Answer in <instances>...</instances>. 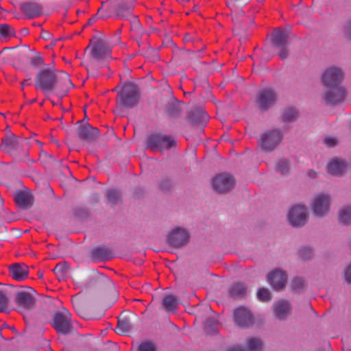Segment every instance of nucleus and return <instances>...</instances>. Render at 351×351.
I'll use <instances>...</instances> for the list:
<instances>
[{"label":"nucleus","mask_w":351,"mask_h":351,"mask_svg":"<svg viewBox=\"0 0 351 351\" xmlns=\"http://www.w3.org/2000/svg\"><path fill=\"white\" fill-rule=\"evenodd\" d=\"M343 79V73L340 68L331 66L324 72L322 82L327 88L325 99L328 103L336 104L344 100L346 92L341 86Z\"/></svg>","instance_id":"nucleus-1"},{"label":"nucleus","mask_w":351,"mask_h":351,"mask_svg":"<svg viewBox=\"0 0 351 351\" xmlns=\"http://www.w3.org/2000/svg\"><path fill=\"white\" fill-rule=\"evenodd\" d=\"M60 75L56 74L55 71L49 69H43L36 76V86L43 91L48 92L55 87L60 77L69 82L67 73L60 72Z\"/></svg>","instance_id":"nucleus-2"},{"label":"nucleus","mask_w":351,"mask_h":351,"mask_svg":"<svg viewBox=\"0 0 351 351\" xmlns=\"http://www.w3.org/2000/svg\"><path fill=\"white\" fill-rule=\"evenodd\" d=\"M86 49L90 50V54L95 59L108 57L111 52L106 37L101 34L90 39Z\"/></svg>","instance_id":"nucleus-3"},{"label":"nucleus","mask_w":351,"mask_h":351,"mask_svg":"<svg viewBox=\"0 0 351 351\" xmlns=\"http://www.w3.org/2000/svg\"><path fill=\"white\" fill-rule=\"evenodd\" d=\"M138 100L136 86L132 83L125 84L119 92L117 102L125 108H132L136 105Z\"/></svg>","instance_id":"nucleus-4"},{"label":"nucleus","mask_w":351,"mask_h":351,"mask_svg":"<svg viewBox=\"0 0 351 351\" xmlns=\"http://www.w3.org/2000/svg\"><path fill=\"white\" fill-rule=\"evenodd\" d=\"M176 144L175 140L169 135L153 134L147 140V147L152 151L163 152Z\"/></svg>","instance_id":"nucleus-5"},{"label":"nucleus","mask_w":351,"mask_h":351,"mask_svg":"<svg viewBox=\"0 0 351 351\" xmlns=\"http://www.w3.org/2000/svg\"><path fill=\"white\" fill-rule=\"evenodd\" d=\"M289 223L295 227L304 226L307 219L306 209L303 205H295L288 215Z\"/></svg>","instance_id":"nucleus-6"},{"label":"nucleus","mask_w":351,"mask_h":351,"mask_svg":"<svg viewBox=\"0 0 351 351\" xmlns=\"http://www.w3.org/2000/svg\"><path fill=\"white\" fill-rule=\"evenodd\" d=\"M234 186L233 177L228 173L217 175L213 180V189L218 193H226Z\"/></svg>","instance_id":"nucleus-7"},{"label":"nucleus","mask_w":351,"mask_h":351,"mask_svg":"<svg viewBox=\"0 0 351 351\" xmlns=\"http://www.w3.org/2000/svg\"><path fill=\"white\" fill-rule=\"evenodd\" d=\"M282 138V134L278 130H271L261 136L260 144L263 149L271 151L280 143Z\"/></svg>","instance_id":"nucleus-8"},{"label":"nucleus","mask_w":351,"mask_h":351,"mask_svg":"<svg viewBox=\"0 0 351 351\" xmlns=\"http://www.w3.org/2000/svg\"><path fill=\"white\" fill-rule=\"evenodd\" d=\"M288 36V31L281 29H275L271 35L272 42L280 49L279 57L282 60L286 58L288 55V51L285 48Z\"/></svg>","instance_id":"nucleus-9"},{"label":"nucleus","mask_w":351,"mask_h":351,"mask_svg":"<svg viewBox=\"0 0 351 351\" xmlns=\"http://www.w3.org/2000/svg\"><path fill=\"white\" fill-rule=\"evenodd\" d=\"M53 326L58 332L66 334L71 328L70 314L66 311L57 313L53 318Z\"/></svg>","instance_id":"nucleus-10"},{"label":"nucleus","mask_w":351,"mask_h":351,"mask_svg":"<svg viewBox=\"0 0 351 351\" xmlns=\"http://www.w3.org/2000/svg\"><path fill=\"white\" fill-rule=\"evenodd\" d=\"M330 197L325 194L317 195L312 204V208L315 215L319 217L323 216L329 210Z\"/></svg>","instance_id":"nucleus-11"},{"label":"nucleus","mask_w":351,"mask_h":351,"mask_svg":"<svg viewBox=\"0 0 351 351\" xmlns=\"http://www.w3.org/2000/svg\"><path fill=\"white\" fill-rule=\"evenodd\" d=\"M189 239L188 232L182 228L173 229L168 237L169 243L174 247H180L185 245Z\"/></svg>","instance_id":"nucleus-12"},{"label":"nucleus","mask_w":351,"mask_h":351,"mask_svg":"<svg viewBox=\"0 0 351 351\" xmlns=\"http://www.w3.org/2000/svg\"><path fill=\"white\" fill-rule=\"evenodd\" d=\"M277 95L272 88H267L260 91L258 97V104L262 109H267L276 101Z\"/></svg>","instance_id":"nucleus-13"},{"label":"nucleus","mask_w":351,"mask_h":351,"mask_svg":"<svg viewBox=\"0 0 351 351\" xmlns=\"http://www.w3.org/2000/svg\"><path fill=\"white\" fill-rule=\"evenodd\" d=\"M287 279L286 273L279 269L273 271L267 276L268 282L276 290H280L285 287Z\"/></svg>","instance_id":"nucleus-14"},{"label":"nucleus","mask_w":351,"mask_h":351,"mask_svg":"<svg viewBox=\"0 0 351 351\" xmlns=\"http://www.w3.org/2000/svg\"><path fill=\"white\" fill-rule=\"evenodd\" d=\"M252 315L251 312L243 307L238 308L234 311V320L241 326H248L252 323Z\"/></svg>","instance_id":"nucleus-15"},{"label":"nucleus","mask_w":351,"mask_h":351,"mask_svg":"<svg viewBox=\"0 0 351 351\" xmlns=\"http://www.w3.org/2000/svg\"><path fill=\"white\" fill-rule=\"evenodd\" d=\"M42 13L41 6L36 2L23 3V19L37 17Z\"/></svg>","instance_id":"nucleus-16"},{"label":"nucleus","mask_w":351,"mask_h":351,"mask_svg":"<svg viewBox=\"0 0 351 351\" xmlns=\"http://www.w3.org/2000/svg\"><path fill=\"white\" fill-rule=\"evenodd\" d=\"M347 168V164L342 160L332 158L328 165V172L332 175L340 176Z\"/></svg>","instance_id":"nucleus-17"},{"label":"nucleus","mask_w":351,"mask_h":351,"mask_svg":"<svg viewBox=\"0 0 351 351\" xmlns=\"http://www.w3.org/2000/svg\"><path fill=\"white\" fill-rule=\"evenodd\" d=\"M275 315L279 319L285 318L289 313L291 307L287 301L280 300L274 304Z\"/></svg>","instance_id":"nucleus-18"},{"label":"nucleus","mask_w":351,"mask_h":351,"mask_svg":"<svg viewBox=\"0 0 351 351\" xmlns=\"http://www.w3.org/2000/svg\"><path fill=\"white\" fill-rule=\"evenodd\" d=\"M35 304V291L29 286H23V308H31Z\"/></svg>","instance_id":"nucleus-19"},{"label":"nucleus","mask_w":351,"mask_h":351,"mask_svg":"<svg viewBox=\"0 0 351 351\" xmlns=\"http://www.w3.org/2000/svg\"><path fill=\"white\" fill-rule=\"evenodd\" d=\"M19 137L12 134L2 139L1 147L8 152H10L19 146Z\"/></svg>","instance_id":"nucleus-20"},{"label":"nucleus","mask_w":351,"mask_h":351,"mask_svg":"<svg viewBox=\"0 0 351 351\" xmlns=\"http://www.w3.org/2000/svg\"><path fill=\"white\" fill-rule=\"evenodd\" d=\"M98 134V130L90 125L84 126L78 131V136L82 139L90 140L96 137Z\"/></svg>","instance_id":"nucleus-21"},{"label":"nucleus","mask_w":351,"mask_h":351,"mask_svg":"<svg viewBox=\"0 0 351 351\" xmlns=\"http://www.w3.org/2000/svg\"><path fill=\"white\" fill-rule=\"evenodd\" d=\"M43 63V59L38 53H32L26 58L25 69L36 68Z\"/></svg>","instance_id":"nucleus-22"},{"label":"nucleus","mask_w":351,"mask_h":351,"mask_svg":"<svg viewBox=\"0 0 351 351\" xmlns=\"http://www.w3.org/2000/svg\"><path fill=\"white\" fill-rule=\"evenodd\" d=\"M163 305L168 312L174 311L178 306V300L174 295H167L163 300Z\"/></svg>","instance_id":"nucleus-23"},{"label":"nucleus","mask_w":351,"mask_h":351,"mask_svg":"<svg viewBox=\"0 0 351 351\" xmlns=\"http://www.w3.org/2000/svg\"><path fill=\"white\" fill-rule=\"evenodd\" d=\"M131 329V324L129 319L126 317L120 318L118 320L116 332L117 334L125 333Z\"/></svg>","instance_id":"nucleus-24"},{"label":"nucleus","mask_w":351,"mask_h":351,"mask_svg":"<svg viewBox=\"0 0 351 351\" xmlns=\"http://www.w3.org/2000/svg\"><path fill=\"white\" fill-rule=\"evenodd\" d=\"M69 270V266L66 263H60L56 265L53 271L59 279L64 278Z\"/></svg>","instance_id":"nucleus-25"},{"label":"nucleus","mask_w":351,"mask_h":351,"mask_svg":"<svg viewBox=\"0 0 351 351\" xmlns=\"http://www.w3.org/2000/svg\"><path fill=\"white\" fill-rule=\"evenodd\" d=\"M339 220L345 223H351V206H346L339 211Z\"/></svg>","instance_id":"nucleus-26"},{"label":"nucleus","mask_w":351,"mask_h":351,"mask_svg":"<svg viewBox=\"0 0 351 351\" xmlns=\"http://www.w3.org/2000/svg\"><path fill=\"white\" fill-rule=\"evenodd\" d=\"M12 277L16 280H22V267L20 263H14L9 267Z\"/></svg>","instance_id":"nucleus-27"},{"label":"nucleus","mask_w":351,"mask_h":351,"mask_svg":"<svg viewBox=\"0 0 351 351\" xmlns=\"http://www.w3.org/2000/svg\"><path fill=\"white\" fill-rule=\"evenodd\" d=\"M246 291V287L243 283H235L230 289V293L232 296H240Z\"/></svg>","instance_id":"nucleus-28"},{"label":"nucleus","mask_w":351,"mask_h":351,"mask_svg":"<svg viewBox=\"0 0 351 351\" xmlns=\"http://www.w3.org/2000/svg\"><path fill=\"white\" fill-rule=\"evenodd\" d=\"M0 35L5 39H9L14 36V29L8 24L0 25Z\"/></svg>","instance_id":"nucleus-29"},{"label":"nucleus","mask_w":351,"mask_h":351,"mask_svg":"<svg viewBox=\"0 0 351 351\" xmlns=\"http://www.w3.org/2000/svg\"><path fill=\"white\" fill-rule=\"evenodd\" d=\"M110 16V13L105 10L103 5L101 8H99L96 15L89 19L88 24H92L97 19H107Z\"/></svg>","instance_id":"nucleus-30"},{"label":"nucleus","mask_w":351,"mask_h":351,"mask_svg":"<svg viewBox=\"0 0 351 351\" xmlns=\"http://www.w3.org/2000/svg\"><path fill=\"white\" fill-rule=\"evenodd\" d=\"M298 111L292 108H288L285 110L283 119L286 121H292L298 117Z\"/></svg>","instance_id":"nucleus-31"},{"label":"nucleus","mask_w":351,"mask_h":351,"mask_svg":"<svg viewBox=\"0 0 351 351\" xmlns=\"http://www.w3.org/2000/svg\"><path fill=\"white\" fill-rule=\"evenodd\" d=\"M263 343L257 338H250L247 341L248 348L252 351H258L262 348Z\"/></svg>","instance_id":"nucleus-32"},{"label":"nucleus","mask_w":351,"mask_h":351,"mask_svg":"<svg viewBox=\"0 0 351 351\" xmlns=\"http://www.w3.org/2000/svg\"><path fill=\"white\" fill-rule=\"evenodd\" d=\"M33 197L27 188L23 187V208H28L33 204Z\"/></svg>","instance_id":"nucleus-33"},{"label":"nucleus","mask_w":351,"mask_h":351,"mask_svg":"<svg viewBox=\"0 0 351 351\" xmlns=\"http://www.w3.org/2000/svg\"><path fill=\"white\" fill-rule=\"evenodd\" d=\"M257 297L262 302L269 301L271 298L269 291L265 288H261L258 291Z\"/></svg>","instance_id":"nucleus-34"},{"label":"nucleus","mask_w":351,"mask_h":351,"mask_svg":"<svg viewBox=\"0 0 351 351\" xmlns=\"http://www.w3.org/2000/svg\"><path fill=\"white\" fill-rule=\"evenodd\" d=\"M8 298L3 291H0V312L5 311L8 307Z\"/></svg>","instance_id":"nucleus-35"},{"label":"nucleus","mask_w":351,"mask_h":351,"mask_svg":"<svg viewBox=\"0 0 351 351\" xmlns=\"http://www.w3.org/2000/svg\"><path fill=\"white\" fill-rule=\"evenodd\" d=\"M155 345L152 342H143L138 348V351H155Z\"/></svg>","instance_id":"nucleus-36"},{"label":"nucleus","mask_w":351,"mask_h":351,"mask_svg":"<svg viewBox=\"0 0 351 351\" xmlns=\"http://www.w3.org/2000/svg\"><path fill=\"white\" fill-rule=\"evenodd\" d=\"M107 196L109 201L115 203L119 199L120 194L118 191L112 189L108 191Z\"/></svg>","instance_id":"nucleus-37"},{"label":"nucleus","mask_w":351,"mask_h":351,"mask_svg":"<svg viewBox=\"0 0 351 351\" xmlns=\"http://www.w3.org/2000/svg\"><path fill=\"white\" fill-rule=\"evenodd\" d=\"M278 169L282 174L287 173L289 169L288 162L285 160L279 161L278 164Z\"/></svg>","instance_id":"nucleus-38"},{"label":"nucleus","mask_w":351,"mask_h":351,"mask_svg":"<svg viewBox=\"0 0 351 351\" xmlns=\"http://www.w3.org/2000/svg\"><path fill=\"white\" fill-rule=\"evenodd\" d=\"M313 254L312 250L310 247H304L300 250V255L304 259H308Z\"/></svg>","instance_id":"nucleus-39"},{"label":"nucleus","mask_w":351,"mask_h":351,"mask_svg":"<svg viewBox=\"0 0 351 351\" xmlns=\"http://www.w3.org/2000/svg\"><path fill=\"white\" fill-rule=\"evenodd\" d=\"M304 281L301 278H295L292 282L293 289L295 290H299L304 287Z\"/></svg>","instance_id":"nucleus-40"},{"label":"nucleus","mask_w":351,"mask_h":351,"mask_svg":"<svg viewBox=\"0 0 351 351\" xmlns=\"http://www.w3.org/2000/svg\"><path fill=\"white\" fill-rule=\"evenodd\" d=\"M12 58H13V66L16 69H20V62H19V60H20V53H14L12 55Z\"/></svg>","instance_id":"nucleus-41"},{"label":"nucleus","mask_w":351,"mask_h":351,"mask_svg":"<svg viewBox=\"0 0 351 351\" xmlns=\"http://www.w3.org/2000/svg\"><path fill=\"white\" fill-rule=\"evenodd\" d=\"M14 202L19 208H22V191L16 192L14 195Z\"/></svg>","instance_id":"nucleus-42"},{"label":"nucleus","mask_w":351,"mask_h":351,"mask_svg":"<svg viewBox=\"0 0 351 351\" xmlns=\"http://www.w3.org/2000/svg\"><path fill=\"white\" fill-rule=\"evenodd\" d=\"M324 143L328 147H333L337 144V139L333 137H326L324 139Z\"/></svg>","instance_id":"nucleus-43"},{"label":"nucleus","mask_w":351,"mask_h":351,"mask_svg":"<svg viewBox=\"0 0 351 351\" xmlns=\"http://www.w3.org/2000/svg\"><path fill=\"white\" fill-rule=\"evenodd\" d=\"M131 8H132V7L130 6V8H128L127 9V10H126V14L125 15V14H123L122 13V8H121V7H119V9H118V10H117V16H118L119 17H120V18L128 17V16H129V14H130V9H131Z\"/></svg>","instance_id":"nucleus-44"},{"label":"nucleus","mask_w":351,"mask_h":351,"mask_svg":"<svg viewBox=\"0 0 351 351\" xmlns=\"http://www.w3.org/2000/svg\"><path fill=\"white\" fill-rule=\"evenodd\" d=\"M345 276L346 281L351 283V265L346 269Z\"/></svg>","instance_id":"nucleus-45"},{"label":"nucleus","mask_w":351,"mask_h":351,"mask_svg":"<svg viewBox=\"0 0 351 351\" xmlns=\"http://www.w3.org/2000/svg\"><path fill=\"white\" fill-rule=\"evenodd\" d=\"M16 302L19 304H22V292H19L16 295Z\"/></svg>","instance_id":"nucleus-46"},{"label":"nucleus","mask_w":351,"mask_h":351,"mask_svg":"<svg viewBox=\"0 0 351 351\" xmlns=\"http://www.w3.org/2000/svg\"><path fill=\"white\" fill-rule=\"evenodd\" d=\"M23 279L28 276V267L23 265Z\"/></svg>","instance_id":"nucleus-47"},{"label":"nucleus","mask_w":351,"mask_h":351,"mask_svg":"<svg viewBox=\"0 0 351 351\" xmlns=\"http://www.w3.org/2000/svg\"><path fill=\"white\" fill-rule=\"evenodd\" d=\"M228 351H243V350L239 347H234V348H230Z\"/></svg>","instance_id":"nucleus-48"},{"label":"nucleus","mask_w":351,"mask_h":351,"mask_svg":"<svg viewBox=\"0 0 351 351\" xmlns=\"http://www.w3.org/2000/svg\"><path fill=\"white\" fill-rule=\"evenodd\" d=\"M315 171H311L309 173H308V176L309 177H311V178H315Z\"/></svg>","instance_id":"nucleus-49"},{"label":"nucleus","mask_w":351,"mask_h":351,"mask_svg":"<svg viewBox=\"0 0 351 351\" xmlns=\"http://www.w3.org/2000/svg\"><path fill=\"white\" fill-rule=\"evenodd\" d=\"M28 33H29L28 29H25V28H23V36L26 35V34H28Z\"/></svg>","instance_id":"nucleus-50"},{"label":"nucleus","mask_w":351,"mask_h":351,"mask_svg":"<svg viewBox=\"0 0 351 351\" xmlns=\"http://www.w3.org/2000/svg\"><path fill=\"white\" fill-rule=\"evenodd\" d=\"M234 0H227V5L228 6H230V4L232 3V1H234Z\"/></svg>","instance_id":"nucleus-51"},{"label":"nucleus","mask_w":351,"mask_h":351,"mask_svg":"<svg viewBox=\"0 0 351 351\" xmlns=\"http://www.w3.org/2000/svg\"><path fill=\"white\" fill-rule=\"evenodd\" d=\"M0 114H1L2 116L5 117L4 114H3V113H0Z\"/></svg>","instance_id":"nucleus-52"},{"label":"nucleus","mask_w":351,"mask_h":351,"mask_svg":"<svg viewBox=\"0 0 351 351\" xmlns=\"http://www.w3.org/2000/svg\"><path fill=\"white\" fill-rule=\"evenodd\" d=\"M28 230H23V232H27Z\"/></svg>","instance_id":"nucleus-53"}]
</instances>
